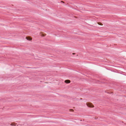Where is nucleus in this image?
Returning a JSON list of instances; mask_svg holds the SVG:
<instances>
[{"label": "nucleus", "mask_w": 126, "mask_h": 126, "mask_svg": "<svg viewBox=\"0 0 126 126\" xmlns=\"http://www.w3.org/2000/svg\"><path fill=\"white\" fill-rule=\"evenodd\" d=\"M69 111H70L73 112L74 111V110L73 109H70L69 110Z\"/></svg>", "instance_id": "0eeeda50"}, {"label": "nucleus", "mask_w": 126, "mask_h": 126, "mask_svg": "<svg viewBox=\"0 0 126 126\" xmlns=\"http://www.w3.org/2000/svg\"><path fill=\"white\" fill-rule=\"evenodd\" d=\"M11 125L12 126H16V124L14 123H12L11 124Z\"/></svg>", "instance_id": "20e7f679"}, {"label": "nucleus", "mask_w": 126, "mask_h": 126, "mask_svg": "<svg viewBox=\"0 0 126 126\" xmlns=\"http://www.w3.org/2000/svg\"><path fill=\"white\" fill-rule=\"evenodd\" d=\"M64 82L66 83H69L70 82V81L69 80H66L64 81Z\"/></svg>", "instance_id": "f03ea898"}, {"label": "nucleus", "mask_w": 126, "mask_h": 126, "mask_svg": "<svg viewBox=\"0 0 126 126\" xmlns=\"http://www.w3.org/2000/svg\"><path fill=\"white\" fill-rule=\"evenodd\" d=\"M86 105L87 106L90 107H94L93 106L92 104L90 103H86Z\"/></svg>", "instance_id": "f257e3e1"}, {"label": "nucleus", "mask_w": 126, "mask_h": 126, "mask_svg": "<svg viewBox=\"0 0 126 126\" xmlns=\"http://www.w3.org/2000/svg\"><path fill=\"white\" fill-rule=\"evenodd\" d=\"M98 24L99 25H102V24L100 22H98Z\"/></svg>", "instance_id": "39448f33"}, {"label": "nucleus", "mask_w": 126, "mask_h": 126, "mask_svg": "<svg viewBox=\"0 0 126 126\" xmlns=\"http://www.w3.org/2000/svg\"><path fill=\"white\" fill-rule=\"evenodd\" d=\"M26 39L28 40H30L32 39L29 37H26Z\"/></svg>", "instance_id": "7ed1b4c3"}, {"label": "nucleus", "mask_w": 126, "mask_h": 126, "mask_svg": "<svg viewBox=\"0 0 126 126\" xmlns=\"http://www.w3.org/2000/svg\"><path fill=\"white\" fill-rule=\"evenodd\" d=\"M40 35H41L42 36H45V35L44 34H42V33L40 34Z\"/></svg>", "instance_id": "423d86ee"}]
</instances>
